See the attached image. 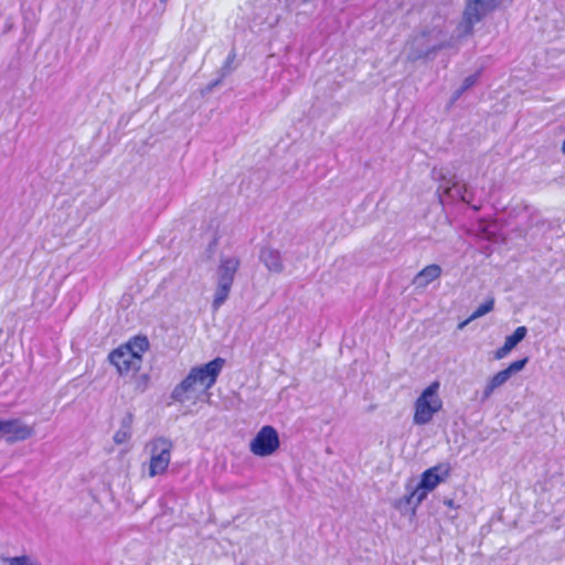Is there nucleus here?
<instances>
[{
    "label": "nucleus",
    "instance_id": "f257e3e1",
    "mask_svg": "<svg viewBox=\"0 0 565 565\" xmlns=\"http://www.w3.org/2000/svg\"><path fill=\"white\" fill-rule=\"evenodd\" d=\"M149 349L148 338L137 334L111 350L107 358L119 376L135 380L136 391L143 392L149 384L150 376L148 374L137 376L142 366L143 355Z\"/></svg>",
    "mask_w": 565,
    "mask_h": 565
},
{
    "label": "nucleus",
    "instance_id": "f03ea898",
    "mask_svg": "<svg viewBox=\"0 0 565 565\" xmlns=\"http://www.w3.org/2000/svg\"><path fill=\"white\" fill-rule=\"evenodd\" d=\"M224 365L225 360L217 356L203 365L192 367L182 382L174 387L172 398L184 403L194 397L199 388L207 392L215 385Z\"/></svg>",
    "mask_w": 565,
    "mask_h": 565
},
{
    "label": "nucleus",
    "instance_id": "7ed1b4c3",
    "mask_svg": "<svg viewBox=\"0 0 565 565\" xmlns=\"http://www.w3.org/2000/svg\"><path fill=\"white\" fill-rule=\"evenodd\" d=\"M451 472L448 462L437 463L426 469L422 475L417 487L405 497L406 503H413L418 507L441 482H444Z\"/></svg>",
    "mask_w": 565,
    "mask_h": 565
},
{
    "label": "nucleus",
    "instance_id": "20e7f679",
    "mask_svg": "<svg viewBox=\"0 0 565 565\" xmlns=\"http://www.w3.org/2000/svg\"><path fill=\"white\" fill-rule=\"evenodd\" d=\"M440 383L431 382L414 403L413 422L416 425H426L443 408V401L438 395Z\"/></svg>",
    "mask_w": 565,
    "mask_h": 565
},
{
    "label": "nucleus",
    "instance_id": "39448f33",
    "mask_svg": "<svg viewBox=\"0 0 565 565\" xmlns=\"http://www.w3.org/2000/svg\"><path fill=\"white\" fill-rule=\"evenodd\" d=\"M146 448L150 457L148 476L153 478L166 473L171 461L172 441L164 437H157L151 439Z\"/></svg>",
    "mask_w": 565,
    "mask_h": 565
},
{
    "label": "nucleus",
    "instance_id": "423d86ee",
    "mask_svg": "<svg viewBox=\"0 0 565 565\" xmlns=\"http://www.w3.org/2000/svg\"><path fill=\"white\" fill-rule=\"evenodd\" d=\"M280 446L279 435L275 427L263 426L249 443V450L257 457H268L275 454Z\"/></svg>",
    "mask_w": 565,
    "mask_h": 565
},
{
    "label": "nucleus",
    "instance_id": "0eeeda50",
    "mask_svg": "<svg viewBox=\"0 0 565 565\" xmlns=\"http://www.w3.org/2000/svg\"><path fill=\"white\" fill-rule=\"evenodd\" d=\"M237 267V259L230 258L222 262L220 266L221 274L218 286L213 300L214 309L220 308V306L227 299Z\"/></svg>",
    "mask_w": 565,
    "mask_h": 565
},
{
    "label": "nucleus",
    "instance_id": "6e6552de",
    "mask_svg": "<svg viewBox=\"0 0 565 565\" xmlns=\"http://www.w3.org/2000/svg\"><path fill=\"white\" fill-rule=\"evenodd\" d=\"M33 433L32 426L22 424L19 419L0 420V435L4 436L9 444L23 441L30 438Z\"/></svg>",
    "mask_w": 565,
    "mask_h": 565
},
{
    "label": "nucleus",
    "instance_id": "1a4fd4ad",
    "mask_svg": "<svg viewBox=\"0 0 565 565\" xmlns=\"http://www.w3.org/2000/svg\"><path fill=\"white\" fill-rule=\"evenodd\" d=\"M527 358L516 360L512 362L507 369L495 373L487 383L483 391V396L489 397L494 392V390L503 385L513 373L521 371L525 366Z\"/></svg>",
    "mask_w": 565,
    "mask_h": 565
},
{
    "label": "nucleus",
    "instance_id": "9d476101",
    "mask_svg": "<svg viewBox=\"0 0 565 565\" xmlns=\"http://www.w3.org/2000/svg\"><path fill=\"white\" fill-rule=\"evenodd\" d=\"M526 328L524 326L518 327L512 334L505 338V341L501 348L494 352L497 360L503 359L514 347L518 345L526 335Z\"/></svg>",
    "mask_w": 565,
    "mask_h": 565
},
{
    "label": "nucleus",
    "instance_id": "9b49d317",
    "mask_svg": "<svg viewBox=\"0 0 565 565\" xmlns=\"http://www.w3.org/2000/svg\"><path fill=\"white\" fill-rule=\"evenodd\" d=\"M441 275V268L437 264H430L424 267L414 278L413 284L418 288H425L430 282L439 278Z\"/></svg>",
    "mask_w": 565,
    "mask_h": 565
},
{
    "label": "nucleus",
    "instance_id": "f8f14e48",
    "mask_svg": "<svg viewBox=\"0 0 565 565\" xmlns=\"http://www.w3.org/2000/svg\"><path fill=\"white\" fill-rule=\"evenodd\" d=\"M494 307V299L489 298L483 303H481L471 315L468 319L459 323V329H462L466 327L469 322L489 313L493 310Z\"/></svg>",
    "mask_w": 565,
    "mask_h": 565
},
{
    "label": "nucleus",
    "instance_id": "ddd939ff",
    "mask_svg": "<svg viewBox=\"0 0 565 565\" xmlns=\"http://www.w3.org/2000/svg\"><path fill=\"white\" fill-rule=\"evenodd\" d=\"M260 257L269 270L279 271L282 268L280 256L277 252L265 249L262 252Z\"/></svg>",
    "mask_w": 565,
    "mask_h": 565
},
{
    "label": "nucleus",
    "instance_id": "4468645a",
    "mask_svg": "<svg viewBox=\"0 0 565 565\" xmlns=\"http://www.w3.org/2000/svg\"><path fill=\"white\" fill-rule=\"evenodd\" d=\"M9 565H39L38 563L31 562L28 556H15L6 558Z\"/></svg>",
    "mask_w": 565,
    "mask_h": 565
},
{
    "label": "nucleus",
    "instance_id": "2eb2a0df",
    "mask_svg": "<svg viewBox=\"0 0 565 565\" xmlns=\"http://www.w3.org/2000/svg\"><path fill=\"white\" fill-rule=\"evenodd\" d=\"M478 77H479V73H476L473 75L466 77L457 96L460 95L462 92L467 90L468 88H470L471 86H473L477 83Z\"/></svg>",
    "mask_w": 565,
    "mask_h": 565
},
{
    "label": "nucleus",
    "instance_id": "dca6fc26",
    "mask_svg": "<svg viewBox=\"0 0 565 565\" xmlns=\"http://www.w3.org/2000/svg\"><path fill=\"white\" fill-rule=\"evenodd\" d=\"M130 437V434L128 430H118L114 436V441L116 444H124L127 441Z\"/></svg>",
    "mask_w": 565,
    "mask_h": 565
},
{
    "label": "nucleus",
    "instance_id": "f3484780",
    "mask_svg": "<svg viewBox=\"0 0 565 565\" xmlns=\"http://www.w3.org/2000/svg\"><path fill=\"white\" fill-rule=\"evenodd\" d=\"M562 152L565 154V140L562 143Z\"/></svg>",
    "mask_w": 565,
    "mask_h": 565
}]
</instances>
